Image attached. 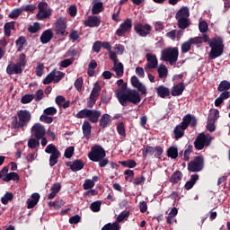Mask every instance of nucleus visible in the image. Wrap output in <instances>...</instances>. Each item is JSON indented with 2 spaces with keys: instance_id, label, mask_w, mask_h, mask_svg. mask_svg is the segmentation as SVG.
<instances>
[{
  "instance_id": "obj_1",
  "label": "nucleus",
  "mask_w": 230,
  "mask_h": 230,
  "mask_svg": "<svg viewBox=\"0 0 230 230\" xmlns=\"http://www.w3.org/2000/svg\"><path fill=\"white\" fill-rule=\"evenodd\" d=\"M116 98L119 101V103L122 105V107H127L129 103H133V105H137L141 102V95L139 92L136 90H127V84H122L120 90L115 91Z\"/></svg>"
},
{
  "instance_id": "obj_2",
  "label": "nucleus",
  "mask_w": 230,
  "mask_h": 230,
  "mask_svg": "<svg viewBox=\"0 0 230 230\" xmlns=\"http://www.w3.org/2000/svg\"><path fill=\"white\" fill-rule=\"evenodd\" d=\"M88 158L93 163H99L100 168H105L109 164V158H107V153L105 149L100 146L95 145L91 148V151L88 153Z\"/></svg>"
},
{
  "instance_id": "obj_3",
  "label": "nucleus",
  "mask_w": 230,
  "mask_h": 230,
  "mask_svg": "<svg viewBox=\"0 0 230 230\" xmlns=\"http://www.w3.org/2000/svg\"><path fill=\"white\" fill-rule=\"evenodd\" d=\"M30 121H31V113L28 110H20L17 111L16 116L12 117L11 128L24 130Z\"/></svg>"
},
{
  "instance_id": "obj_4",
  "label": "nucleus",
  "mask_w": 230,
  "mask_h": 230,
  "mask_svg": "<svg viewBox=\"0 0 230 230\" xmlns=\"http://www.w3.org/2000/svg\"><path fill=\"white\" fill-rule=\"evenodd\" d=\"M208 46L211 48L208 54L210 60H215V58H218V57H222L224 54V40L222 37L217 36L213 40H210V41H208Z\"/></svg>"
},
{
  "instance_id": "obj_5",
  "label": "nucleus",
  "mask_w": 230,
  "mask_h": 230,
  "mask_svg": "<svg viewBox=\"0 0 230 230\" xmlns=\"http://www.w3.org/2000/svg\"><path fill=\"white\" fill-rule=\"evenodd\" d=\"M161 60L168 62L170 66H175L179 60V49L177 47H168L161 51Z\"/></svg>"
},
{
  "instance_id": "obj_6",
  "label": "nucleus",
  "mask_w": 230,
  "mask_h": 230,
  "mask_svg": "<svg viewBox=\"0 0 230 230\" xmlns=\"http://www.w3.org/2000/svg\"><path fill=\"white\" fill-rule=\"evenodd\" d=\"M46 154H50L49 156V166L53 167L58 163V158L60 157V151L57 148L54 144H49L45 148Z\"/></svg>"
},
{
  "instance_id": "obj_7",
  "label": "nucleus",
  "mask_w": 230,
  "mask_h": 230,
  "mask_svg": "<svg viewBox=\"0 0 230 230\" xmlns=\"http://www.w3.org/2000/svg\"><path fill=\"white\" fill-rule=\"evenodd\" d=\"M209 145H211V137L204 133H199L194 141L196 150H204V147Z\"/></svg>"
},
{
  "instance_id": "obj_8",
  "label": "nucleus",
  "mask_w": 230,
  "mask_h": 230,
  "mask_svg": "<svg viewBox=\"0 0 230 230\" xmlns=\"http://www.w3.org/2000/svg\"><path fill=\"white\" fill-rule=\"evenodd\" d=\"M189 172H197L204 170V157L196 156L193 161L188 164Z\"/></svg>"
},
{
  "instance_id": "obj_9",
  "label": "nucleus",
  "mask_w": 230,
  "mask_h": 230,
  "mask_svg": "<svg viewBox=\"0 0 230 230\" xmlns=\"http://www.w3.org/2000/svg\"><path fill=\"white\" fill-rule=\"evenodd\" d=\"M31 132L32 136L37 139L38 141L45 137L46 136V128L42 126L40 123H35L32 128H31Z\"/></svg>"
},
{
  "instance_id": "obj_10",
  "label": "nucleus",
  "mask_w": 230,
  "mask_h": 230,
  "mask_svg": "<svg viewBox=\"0 0 230 230\" xmlns=\"http://www.w3.org/2000/svg\"><path fill=\"white\" fill-rule=\"evenodd\" d=\"M132 30V20L130 18L126 19L116 31L118 37H125V33H128Z\"/></svg>"
},
{
  "instance_id": "obj_11",
  "label": "nucleus",
  "mask_w": 230,
  "mask_h": 230,
  "mask_svg": "<svg viewBox=\"0 0 230 230\" xmlns=\"http://www.w3.org/2000/svg\"><path fill=\"white\" fill-rule=\"evenodd\" d=\"M134 30L136 33L139 35V37H146L147 35H150V32L152 31V26L148 23H137L134 26Z\"/></svg>"
},
{
  "instance_id": "obj_12",
  "label": "nucleus",
  "mask_w": 230,
  "mask_h": 230,
  "mask_svg": "<svg viewBox=\"0 0 230 230\" xmlns=\"http://www.w3.org/2000/svg\"><path fill=\"white\" fill-rule=\"evenodd\" d=\"M66 30H67V23L64 21V18H58L54 28L56 34L61 35V37H65Z\"/></svg>"
},
{
  "instance_id": "obj_13",
  "label": "nucleus",
  "mask_w": 230,
  "mask_h": 230,
  "mask_svg": "<svg viewBox=\"0 0 230 230\" xmlns=\"http://www.w3.org/2000/svg\"><path fill=\"white\" fill-rule=\"evenodd\" d=\"M180 125L182 127V128L188 129L190 127H197V118L195 116H192L191 114H187L182 118V121L180 123Z\"/></svg>"
},
{
  "instance_id": "obj_14",
  "label": "nucleus",
  "mask_w": 230,
  "mask_h": 230,
  "mask_svg": "<svg viewBox=\"0 0 230 230\" xmlns=\"http://www.w3.org/2000/svg\"><path fill=\"white\" fill-rule=\"evenodd\" d=\"M23 68L18 63H10L6 67L7 75H22Z\"/></svg>"
},
{
  "instance_id": "obj_15",
  "label": "nucleus",
  "mask_w": 230,
  "mask_h": 230,
  "mask_svg": "<svg viewBox=\"0 0 230 230\" xmlns=\"http://www.w3.org/2000/svg\"><path fill=\"white\" fill-rule=\"evenodd\" d=\"M130 82H131V85H132L133 87H135V89H137V91H138L139 93H141V94H146V86H145V84H143V83H141V82L139 81V79L137 78V76L133 75V76L131 77Z\"/></svg>"
},
{
  "instance_id": "obj_16",
  "label": "nucleus",
  "mask_w": 230,
  "mask_h": 230,
  "mask_svg": "<svg viewBox=\"0 0 230 230\" xmlns=\"http://www.w3.org/2000/svg\"><path fill=\"white\" fill-rule=\"evenodd\" d=\"M146 58L147 60L146 67H147L148 69H155L157 67L159 64V62L157 61V56L148 53L146 55Z\"/></svg>"
},
{
  "instance_id": "obj_17",
  "label": "nucleus",
  "mask_w": 230,
  "mask_h": 230,
  "mask_svg": "<svg viewBox=\"0 0 230 230\" xmlns=\"http://www.w3.org/2000/svg\"><path fill=\"white\" fill-rule=\"evenodd\" d=\"M84 24L88 28H96L102 24V19L98 16H89Z\"/></svg>"
},
{
  "instance_id": "obj_18",
  "label": "nucleus",
  "mask_w": 230,
  "mask_h": 230,
  "mask_svg": "<svg viewBox=\"0 0 230 230\" xmlns=\"http://www.w3.org/2000/svg\"><path fill=\"white\" fill-rule=\"evenodd\" d=\"M66 166H69L72 172H80V170H84L85 164L82 160H75L73 163L67 162Z\"/></svg>"
},
{
  "instance_id": "obj_19",
  "label": "nucleus",
  "mask_w": 230,
  "mask_h": 230,
  "mask_svg": "<svg viewBox=\"0 0 230 230\" xmlns=\"http://www.w3.org/2000/svg\"><path fill=\"white\" fill-rule=\"evenodd\" d=\"M53 39V31L51 29H48L44 31L40 38L41 44H48Z\"/></svg>"
},
{
  "instance_id": "obj_20",
  "label": "nucleus",
  "mask_w": 230,
  "mask_h": 230,
  "mask_svg": "<svg viewBox=\"0 0 230 230\" xmlns=\"http://www.w3.org/2000/svg\"><path fill=\"white\" fill-rule=\"evenodd\" d=\"M102 116V111L97 110H89L88 111V119L91 123H98Z\"/></svg>"
},
{
  "instance_id": "obj_21",
  "label": "nucleus",
  "mask_w": 230,
  "mask_h": 230,
  "mask_svg": "<svg viewBox=\"0 0 230 230\" xmlns=\"http://www.w3.org/2000/svg\"><path fill=\"white\" fill-rule=\"evenodd\" d=\"M156 94L159 96V98H168L170 96V88L164 86V85H159L155 88Z\"/></svg>"
},
{
  "instance_id": "obj_22",
  "label": "nucleus",
  "mask_w": 230,
  "mask_h": 230,
  "mask_svg": "<svg viewBox=\"0 0 230 230\" xmlns=\"http://www.w3.org/2000/svg\"><path fill=\"white\" fill-rule=\"evenodd\" d=\"M184 89H186L184 83H180V84L172 86L171 94H172V96H181V94H182V93H184Z\"/></svg>"
},
{
  "instance_id": "obj_23",
  "label": "nucleus",
  "mask_w": 230,
  "mask_h": 230,
  "mask_svg": "<svg viewBox=\"0 0 230 230\" xmlns=\"http://www.w3.org/2000/svg\"><path fill=\"white\" fill-rule=\"evenodd\" d=\"M111 123H112V119H111V115L107 113L102 114L99 120V125L101 128H107V127H109Z\"/></svg>"
},
{
  "instance_id": "obj_24",
  "label": "nucleus",
  "mask_w": 230,
  "mask_h": 230,
  "mask_svg": "<svg viewBox=\"0 0 230 230\" xmlns=\"http://www.w3.org/2000/svg\"><path fill=\"white\" fill-rule=\"evenodd\" d=\"M101 93L102 86L100 85V84L95 83L90 93V98H93V100H98V98H100Z\"/></svg>"
},
{
  "instance_id": "obj_25",
  "label": "nucleus",
  "mask_w": 230,
  "mask_h": 230,
  "mask_svg": "<svg viewBox=\"0 0 230 230\" xmlns=\"http://www.w3.org/2000/svg\"><path fill=\"white\" fill-rule=\"evenodd\" d=\"M184 130H187L186 128H182L181 124L177 125L173 129L174 139L179 140L181 137H184Z\"/></svg>"
},
{
  "instance_id": "obj_26",
  "label": "nucleus",
  "mask_w": 230,
  "mask_h": 230,
  "mask_svg": "<svg viewBox=\"0 0 230 230\" xmlns=\"http://www.w3.org/2000/svg\"><path fill=\"white\" fill-rule=\"evenodd\" d=\"M190 9L188 7H181L175 15V19H189Z\"/></svg>"
},
{
  "instance_id": "obj_27",
  "label": "nucleus",
  "mask_w": 230,
  "mask_h": 230,
  "mask_svg": "<svg viewBox=\"0 0 230 230\" xmlns=\"http://www.w3.org/2000/svg\"><path fill=\"white\" fill-rule=\"evenodd\" d=\"M176 21L180 30H186V28H190V24H191V22H190L188 18H176Z\"/></svg>"
},
{
  "instance_id": "obj_28",
  "label": "nucleus",
  "mask_w": 230,
  "mask_h": 230,
  "mask_svg": "<svg viewBox=\"0 0 230 230\" xmlns=\"http://www.w3.org/2000/svg\"><path fill=\"white\" fill-rule=\"evenodd\" d=\"M199 180V174H192L190 176V180L188 181L184 185V190H190L195 184H197V181Z\"/></svg>"
},
{
  "instance_id": "obj_29",
  "label": "nucleus",
  "mask_w": 230,
  "mask_h": 230,
  "mask_svg": "<svg viewBox=\"0 0 230 230\" xmlns=\"http://www.w3.org/2000/svg\"><path fill=\"white\" fill-rule=\"evenodd\" d=\"M181 181H182V172L181 171L174 172L170 178L172 184H178Z\"/></svg>"
},
{
  "instance_id": "obj_30",
  "label": "nucleus",
  "mask_w": 230,
  "mask_h": 230,
  "mask_svg": "<svg viewBox=\"0 0 230 230\" xmlns=\"http://www.w3.org/2000/svg\"><path fill=\"white\" fill-rule=\"evenodd\" d=\"M93 128L91 127V123L87 120H85L84 123H83V126H82V129H83V134H84V137L88 138L91 137V129Z\"/></svg>"
},
{
  "instance_id": "obj_31",
  "label": "nucleus",
  "mask_w": 230,
  "mask_h": 230,
  "mask_svg": "<svg viewBox=\"0 0 230 230\" xmlns=\"http://www.w3.org/2000/svg\"><path fill=\"white\" fill-rule=\"evenodd\" d=\"M12 30H15V24L13 23V22H6L4 26V33L5 37L12 36Z\"/></svg>"
},
{
  "instance_id": "obj_32",
  "label": "nucleus",
  "mask_w": 230,
  "mask_h": 230,
  "mask_svg": "<svg viewBox=\"0 0 230 230\" xmlns=\"http://www.w3.org/2000/svg\"><path fill=\"white\" fill-rule=\"evenodd\" d=\"M19 174L15 172L7 173L4 177L2 178L4 182H10V181H19Z\"/></svg>"
},
{
  "instance_id": "obj_33",
  "label": "nucleus",
  "mask_w": 230,
  "mask_h": 230,
  "mask_svg": "<svg viewBox=\"0 0 230 230\" xmlns=\"http://www.w3.org/2000/svg\"><path fill=\"white\" fill-rule=\"evenodd\" d=\"M167 157H171V159H177L179 157V149H177V146H170L167 149Z\"/></svg>"
},
{
  "instance_id": "obj_34",
  "label": "nucleus",
  "mask_w": 230,
  "mask_h": 230,
  "mask_svg": "<svg viewBox=\"0 0 230 230\" xmlns=\"http://www.w3.org/2000/svg\"><path fill=\"white\" fill-rule=\"evenodd\" d=\"M103 11V3L96 2L92 7V13L93 15H98L101 12Z\"/></svg>"
},
{
  "instance_id": "obj_35",
  "label": "nucleus",
  "mask_w": 230,
  "mask_h": 230,
  "mask_svg": "<svg viewBox=\"0 0 230 230\" xmlns=\"http://www.w3.org/2000/svg\"><path fill=\"white\" fill-rule=\"evenodd\" d=\"M158 75H159V78H166V76H168V68L166 67L165 65L161 64L158 68Z\"/></svg>"
},
{
  "instance_id": "obj_36",
  "label": "nucleus",
  "mask_w": 230,
  "mask_h": 230,
  "mask_svg": "<svg viewBox=\"0 0 230 230\" xmlns=\"http://www.w3.org/2000/svg\"><path fill=\"white\" fill-rule=\"evenodd\" d=\"M28 44L26 41V38L24 36H20L16 40V46H18V51H22L24 49V46Z\"/></svg>"
},
{
  "instance_id": "obj_37",
  "label": "nucleus",
  "mask_w": 230,
  "mask_h": 230,
  "mask_svg": "<svg viewBox=\"0 0 230 230\" xmlns=\"http://www.w3.org/2000/svg\"><path fill=\"white\" fill-rule=\"evenodd\" d=\"M119 229H121V226H119V224H118V222H113V223L106 224L101 230H119Z\"/></svg>"
},
{
  "instance_id": "obj_38",
  "label": "nucleus",
  "mask_w": 230,
  "mask_h": 230,
  "mask_svg": "<svg viewBox=\"0 0 230 230\" xmlns=\"http://www.w3.org/2000/svg\"><path fill=\"white\" fill-rule=\"evenodd\" d=\"M65 202L62 199L49 202V208L51 209H60L64 206Z\"/></svg>"
},
{
  "instance_id": "obj_39",
  "label": "nucleus",
  "mask_w": 230,
  "mask_h": 230,
  "mask_svg": "<svg viewBox=\"0 0 230 230\" xmlns=\"http://www.w3.org/2000/svg\"><path fill=\"white\" fill-rule=\"evenodd\" d=\"M143 157H146L147 155H154L155 154V147L152 146H146L143 150H142Z\"/></svg>"
},
{
  "instance_id": "obj_40",
  "label": "nucleus",
  "mask_w": 230,
  "mask_h": 230,
  "mask_svg": "<svg viewBox=\"0 0 230 230\" xmlns=\"http://www.w3.org/2000/svg\"><path fill=\"white\" fill-rule=\"evenodd\" d=\"M229 89L230 82L227 80L222 81L217 87V91H219V93H224V91H229Z\"/></svg>"
},
{
  "instance_id": "obj_41",
  "label": "nucleus",
  "mask_w": 230,
  "mask_h": 230,
  "mask_svg": "<svg viewBox=\"0 0 230 230\" xmlns=\"http://www.w3.org/2000/svg\"><path fill=\"white\" fill-rule=\"evenodd\" d=\"M11 200H13V193L6 192L4 197L1 198V202L4 206H6Z\"/></svg>"
},
{
  "instance_id": "obj_42",
  "label": "nucleus",
  "mask_w": 230,
  "mask_h": 230,
  "mask_svg": "<svg viewBox=\"0 0 230 230\" xmlns=\"http://www.w3.org/2000/svg\"><path fill=\"white\" fill-rule=\"evenodd\" d=\"M54 71V84H58L64 76H66V73L61 71H57V69L52 70Z\"/></svg>"
},
{
  "instance_id": "obj_43",
  "label": "nucleus",
  "mask_w": 230,
  "mask_h": 230,
  "mask_svg": "<svg viewBox=\"0 0 230 230\" xmlns=\"http://www.w3.org/2000/svg\"><path fill=\"white\" fill-rule=\"evenodd\" d=\"M114 71L117 76H123V73H124L123 63L117 62L116 66H114Z\"/></svg>"
},
{
  "instance_id": "obj_44",
  "label": "nucleus",
  "mask_w": 230,
  "mask_h": 230,
  "mask_svg": "<svg viewBox=\"0 0 230 230\" xmlns=\"http://www.w3.org/2000/svg\"><path fill=\"white\" fill-rule=\"evenodd\" d=\"M51 15V13L49 11H39L36 17L38 21H44V19H49V17Z\"/></svg>"
},
{
  "instance_id": "obj_45",
  "label": "nucleus",
  "mask_w": 230,
  "mask_h": 230,
  "mask_svg": "<svg viewBox=\"0 0 230 230\" xmlns=\"http://www.w3.org/2000/svg\"><path fill=\"white\" fill-rule=\"evenodd\" d=\"M89 117V109H83L79 112L76 113L75 118L78 119H85V118Z\"/></svg>"
},
{
  "instance_id": "obj_46",
  "label": "nucleus",
  "mask_w": 230,
  "mask_h": 230,
  "mask_svg": "<svg viewBox=\"0 0 230 230\" xmlns=\"http://www.w3.org/2000/svg\"><path fill=\"white\" fill-rule=\"evenodd\" d=\"M55 80V71H51L43 80L44 85H49Z\"/></svg>"
},
{
  "instance_id": "obj_47",
  "label": "nucleus",
  "mask_w": 230,
  "mask_h": 230,
  "mask_svg": "<svg viewBox=\"0 0 230 230\" xmlns=\"http://www.w3.org/2000/svg\"><path fill=\"white\" fill-rule=\"evenodd\" d=\"M101 208H102V201H100V200L94 201V202L91 203V205H90V209L93 213H98V211H100Z\"/></svg>"
},
{
  "instance_id": "obj_48",
  "label": "nucleus",
  "mask_w": 230,
  "mask_h": 230,
  "mask_svg": "<svg viewBox=\"0 0 230 230\" xmlns=\"http://www.w3.org/2000/svg\"><path fill=\"white\" fill-rule=\"evenodd\" d=\"M33 98H35V95L33 94H25L21 99V103L23 105H26L27 103H31L33 102Z\"/></svg>"
},
{
  "instance_id": "obj_49",
  "label": "nucleus",
  "mask_w": 230,
  "mask_h": 230,
  "mask_svg": "<svg viewBox=\"0 0 230 230\" xmlns=\"http://www.w3.org/2000/svg\"><path fill=\"white\" fill-rule=\"evenodd\" d=\"M130 217V212L129 211H122L118 217L115 222L117 224H119L120 222H123L125 218H128Z\"/></svg>"
},
{
  "instance_id": "obj_50",
  "label": "nucleus",
  "mask_w": 230,
  "mask_h": 230,
  "mask_svg": "<svg viewBox=\"0 0 230 230\" xmlns=\"http://www.w3.org/2000/svg\"><path fill=\"white\" fill-rule=\"evenodd\" d=\"M118 134L121 136V137H127V131L125 130V124L120 122L117 126Z\"/></svg>"
},
{
  "instance_id": "obj_51",
  "label": "nucleus",
  "mask_w": 230,
  "mask_h": 230,
  "mask_svg": "<svg viewBox=\"0 0 230 230\" xmlns=\"http://www.w3.org/2000/svg\"><path fill=\"white\" fill-rule=\"evenodd\" d=\"M74 85L78 93H82V87H84V77L80 76L79 78H77L75 81Z\"/></svg>"
},
{
  "instance_id": "obj_52",
  "label": "nucleus",
  "mask_w": 230,
  "mask_h": 230,
  "mask_svg": "<svg viewBox=\"0 0 230 230\" xmlns=\"http://www.w3.org/2000/svg\"><path fill=\"white\" fill-rule=\"evenodd\" d=\"M27 62L28 61L26 60V54L22 53V54H20L19 58H18V62L16 64L21 66V67L22 68V67H26Z\"/></svg>"
},
{
  "instance_id": "obj_53",
  "label": "nucleus",
  "mask_w": 230,
  "mask_h": 230,
  "mask_svg": "<svg viewBox=\"0 0 230 230\" xmlns=\"http://www.w3.org/2000/svg\"><path fill=\"white\" fill-rule=\"evenodd\" d=\"M40 146V142L37 140V138H30L28 141V146L31 148V150L37 148V146Z\"/></svg>"
},
{
  "instance_id": "obj_54",
  "label": "nucleus",
  "mask_w": 230,
  "mask_h": 230,
  "mask_svg": "<svg viewBox=\"0 0 230 230\" xmlns=\"http://www.w3.org/2000/svg\"><path fill=\"white\" fill-rule=\"evenodd\" d=\"M121 164L125 168H136L137 166V164L134 160L122 161Z\"/></svg>"
},
{
  "instance_id": "obj_55",
  "label": "nucleus",
  "mask_w": 230,
  "mask_h": 230,
  "mask_svg": "<svg viewBox=\"0 0 230 230\" xmlns=\"http://www.w3.org/2000/svg\"><path fill=\"white\" fill-rule=\"evenodd\" d=\"M191 41L189 40L181 44V53H188L191 49Z\"/></svg>"
},
{
  "instance_id": "obj_56",
  "label": "nucleus",
  "mask_w": 230,
  "mask_h": 230,
  "mask_svg": "<svg viewBox=\"0 0 230 230\" xmlns=\"http://www.w3.org/2000/svg\"><path fill=\"white\" fill-rule=\"evenodd\" d=\"M125 181H128V182H132L134 179V171L128 169L124 172Z\"/></svg>"
},
{
  "instance_id": "obj_57",
  "label": "nucleus",
  "mask_w": 230,
  "mask_h": 230,
  "mask_svg": "<svg viewBox=\"0 0 230 230\" xmlns=\"http://www.w3.org/2000/svg\"><path fill=\"white\" fill-rule=\"evenodd\" d=\"M164 152V149H163L162 146H156L155 147L154 156L155 157V159H161Z\"/></svg>"
},
{
  "instance_id": "obj_58",
  "label": "nucleus",
  "mask_w": 230,
  "mask_h": 230,
  "mask_svg": "<svg viewBox=\"0 0 230 230\" xmlns=\"http://www.w3.org/2000/svg\"><path fill=\"white\" fill-rule=\"evenodd\" d=\"M40 30V23L34 22L33 25L28 27L29 33H37Z\"/></svg>"
},
{
  "instance_id": "obj_59",
  "label": "nucleus",
  "mask_w": 230,
  "mask_h": 230,
  "mask_svg": "<svg viewBox=\"0 0 230 230\" xmlns=\"http://www.w3.org/2000/svg\"><path fill=\"white\" fill-rule=\"evenodd\" d=\"M73 154H75V146H71L65 150L64 156L66 159H71L73 157Z\"/></svg>"
},
{
  "instance_id": "obj_60",
  "label": "nucleus",
  "mask_w": 230,
  "mask_h": 230,
  "mask_svg": "<svg viewBox=\"0 0 230 230\" xmlns=\"http://www.w3.org/2000/svg\"><path fill=\"white\" fill-rule=\"evenodd\" d=\"M215 123L217 122L213 119H208L207 130H208V132H215V130L217 129V127H215Z\"/></svg>"
},
{
  "instance_id": "obj_61",
  "label": "nucleus",
  "mask_w": 230,
  "mask_h": 230,
  "mask_svg": "<svg viewBox=\"0 0 230 230\" xmlns=\"http://www.w3.org/2000/svg\"><path fill=\"white\" fill-rule=\"evenodd\" d=\"M208 22L206 21H201L199 23V30L200 33H206L208 31Z\"/></svg>"
},
{
  "instance_id": "obj_62",
  "label": "nucleus",
  "mask_w": 230,
  "mask_h": 230,
  "mask_svg": "<svg viewBox=\"0 0 230 230\" xmlns=\"http://www.w3.org/2000/svg\"><path fill=\"white\" fill-rule=\"evenodd\" d=\"M220 118V111L217 109L214 110V112L209 113L208 119H212L217 122V119Z\"/></svg>"
},
{
  "instance_id": "obj_63",
  "label": "nucleus",
  "mask_w": 230,
  "mask_h": 230,
  "mask_svg": "<svg viewBox=\"0 0 230 230\" xmlns=\"http://www.w3.org/2000/svg\"><path fill=\"white\" fill-rule=\"evenodd\" d=\"M84 190H93L94 188V181L93 180H85L84 183L83 184Z\"/></svg>"
},
{
  "instance_id": "obj_64",
  "label": "nucleus",
  "mask_w": 230,
  "mask_h": 230,
  "mask_svg": "<svg viewBox=\"0 0 230 230\" xmlns=\"http://www.w3.org/2000/svg\"><path fill=\"white\" fill-rule=\"evenodd\" d=\"M44 75V63H38L36 66V76H42Z\"/></svg>"
}]
</instances>
